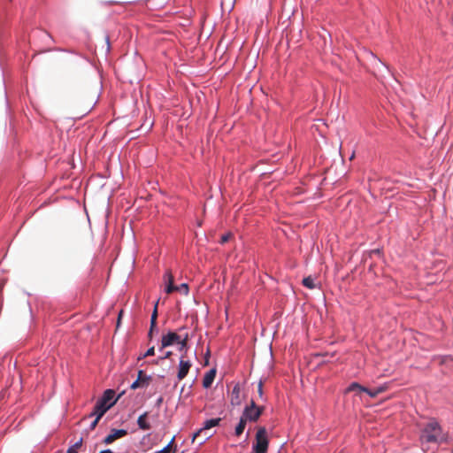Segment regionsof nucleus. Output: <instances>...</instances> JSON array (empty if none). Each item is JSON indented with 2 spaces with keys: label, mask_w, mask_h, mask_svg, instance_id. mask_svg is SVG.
Segmentation results:
<instances>
[{
  "label": "nucleus",
  "mask_w": 453,
  "mask_h": 453,
  "mask_svg": "<svg viewBox=\"0 0 453 453\" xmlns=\"http://www.w3.org/2000/svg\"><path fill=\"white\" fill-rule=\"evenodd\" d=\"M155 329H151V327L150 328V331H149V334H148V337L150 338V340L152 339V336H153V331Z\"/></svg>",
  "instance_id": "473e14b6"
},
{
  "label": "nucleus",
  "mask_w": 453,
  "mask_h": 453,
  "mask_svg": "<svg viewBox=\"0 0 453 453\" xmlns=\"http://www.w3.org/2000/svg\"><path fill=\"white\" fill-rule=\"evenodd\" d=\"M174 441V438L171 440V441L161 450L157 451V453H172V445ZM174 453V452H173Z\"/></svg>",
  "instance_id": "393cba45"
},
{
  "label": "nucleus",
  "mask_w": 453,
  "mask_h": 453,
  "mask_svg": "<svg viewBox=\"0 0 453 453\" xmlns=\"http://www.w3.org/2000/svg\"><path fill=\"white\" fill-rule=\"evenodd\" d=\"M246 424H247V420L242 416H241L240 421L237 424V426H235V430H234V434L236 436H240L243 433V431L246 427Z\"/></svg>",
  "instance_id": "dca6fc26"
},
{
  "label": "nucleus",
  "mask_w": 453,
  "mask_h": 453,
  "mask_svg": "<svg viewBox=\"0 0 453 453\" xmlns=\"http://www.w3.org/2000/svg\"><path fill=\"white\" fill-rule=\"evenodd\" d=\"M220 421H221L220 418H211V419L206 420L203 423V427L200 428L196 433L194 434L192 441H195L196 439H199V437L201 436L203 432H205V433H206V431L210 432V430L212 427L219 426Z\"/></svg>",
  "instance_id": "20e7f679"
},
{
  "label": "nucleus",
  "mask_w": 453,
  "mask_h": 453,
  "mask_svg": "<svg viewBox=\"0 0 453 453\" xmlns=\"http://www.w3.org/2000/svg\"><path fill=\"white\" fill-rule=\"evenodd\" d=\"M162 401H163V398H162V397H159V399L157 400V405H160V404H161V403H162Z\"/></svg>",
  "instance_id": "f704fd0d"
},
{
  "label": "nucleus",
  "mask_w": 453,
  "mask_h": 453,
  "mask_svg": "<svg viewBox=\"0 0 453 453\" xmlns=\"http://www.w3.org/2000/svg\"><path fill=\"white\" fill-rule=\"evenodd\" d=\"M122 313H123L122 311H120L119 313L118 321H117V327H119V324L121 322Z\"/></svg>",
  "instance_id": "2f4dec72"
},
{
  "label": "nucleus",
  "mask_w": 453,
  "mask_h": 453,
  "mask_svg": "<svg viewBox=\"0 0 453 453\" xmlns=\"http://www.w3.org/2000/svg\"><path fill=\"white\" fill-rule=\"evenodd\" d=\"M147 416H148V412H144L137 419V425H138L139 428L142 430L150 429V425L146 420Z\"/></svg>",
  "instance_id": "f8f14e48"
},
{
  "label": "nucleus",
  "mask_w": 453,
  "mask_h": 453,
  "mask_svg": "<svg viewBox=\"0 0 453 453\" xmlns=\"http://www.w3.org/2000/svg\"><path fill=\"white\" fill-rule=\"evenodd\" d=\"M127 434L125 429H111V433L104 439V444H111L117 439L124 437Z\"/></svg>",
  "instance_id": "6e6552de"
},
{
  "label": "nucleus",
  "mask_w": 453,
  "mask_h": 453,
  "mask_svg": "<svg viewBox=\"0 0 453 453\" xmlns=\"http://www.w3.org/2000/svg\"><path fill=\"white\" fill-rule=\"evenodd\" d=\"M231 236H232L231 234H226L222 235L221 239H220V243L224 244V243L227 242L229 241V239L231 238Z\"/></svg>",
  "instance_id": "cd10ccee"
},
{
  "label": "nucleus",
  "mask_w": 453,
  "mask_h": 453,
  "mask_svg": "<svg viewBox=\"0 0 453 453\" xmlns=\"http://www.w3.org/2000/svg\"><path fill=\"white\" fill-rule=\"evenodd\" d=\"M138 388H142V384L139 382L138 380H136L135 381H134L131 385V388L132 389H136Z\"/></svg>",
  "instance_id": "c85d7f7f"
},
{
  "label": "nucleus",
  "mask_w": 453,
  "mask_h": 453,
  "mask_svg": "<svg viewBox=\"0 0 453 453\" xmlns=\"http://www.w3.org/2000/svg\"><path fill=\"white\" fill-rule=\"evenodd\" d=\"M213 435V433H211L209 431H206L205 432H203V434H201V436L199 438H201L200 441H199V444L202 445L209 438H211V436Z\"/></svg>",
  "instance_id": "4be33fe9"
},
{
  "label": "nucleus",
  "mask_w": 453,
  "mask_h": 453,
  "mask_svg": "<svg viewBox=\"0 0 453 453\" xmlns=\"http://www.w3.org/2000/svg\"><path fill=\"white\" fill-rule=\"evenodd\" d=\"M173 352L172 351H167L165 352V356L164 357H161L159 359L160 360H164V359H167V358H170V357L172 356Z\"/></svg>",
  "instance_id": "c756f323"
},
{
  "label": "nucleus",
  "mask_w": 453,
  "mask_h": 453,
  "mask_svg": "<svg viewBox=\"0 0 453 453\" xmlns=\"http://www.w3.org/2000/svg\"><path fill=\"white\" fill-rule=\"evenodd\" d=\"M353 391H357V392H365L366 391V388L360 385L359 383L357 382H352L351 384H349V386L345 389V393H349V392H353Z\"/></svg>",
  "instance_id": "2eb2a0df"
},
{
  "label": "nucleus",
  "mask_w": 453,
  "mask_h": 453,
  "mask_svg": "<svg viewBox=\"0 0 453 453\" xmlns=\"http://www.w3.org/2000/svg\"><path fill=\"white\" fill-rule=\"evenodd\" d=\"M185 358H186V354H183L180 359L179 369H178V373H177V378L179 380H183L187 376V374L188 373V371L192 365L191 362Z\"/></svg>",
  "instance_id": "39448f33"
},
{
  "label": "nucleus",
  "mask_w": 453,
  "mask_h": 453,
  "mask_svg": "<svg viewBox=\"0 0 453 453\" xmlns=\"http://www.w3.org/2000/svg\"><path fill=\"white\" fill-rule=\"evenodd\" d=\"M137 380L142 384V388L148 387L151 381V377L148 376L143 371L138 372Z\"/></svg>",
  "instance_id": "4468645a"
},
{
  "label": "nucleus",
  "mask_w": 453,
  "mask_h": 453,
  "mask_svg": "<svg viewBox=\"0 0 453 453\" xmlns=\"http://www.w3.org/2000/svg\"><path fill=\"white\" fill-rule=\"evenodd\" d=\"M388 388V387L386 384L382 385V386H380V387H378L376 388H373V389H369V388H366V391H365V393L369 395L372 398H374L377 395H379L380 394L385 392Z\"/></svg>",
  "instance_id": "9b49d317"
},
{
  "label": "nucleus",
  "mask_w": 453,
  "mask_h": 453,
  "mask_svg": "<svg viewBox=\"0 0 453 453\" xmlns=\"http://www.w3.org/2000/svg\"><path fill=\"white\" fill-rule=\"evenodd\" d=\"M263 386H264L263 381L259 380L258 385H257V395H258V398L261 401H265Z\"/></svg>",
  "instance_id": "b1692460"
},
{
  "label": "nucleus",
  "mask_w": 453,
  "mask_h": 453,
  "mask_svg": "<svg viewBox=\"0 0 453 453\" xmlns=\"http://www.w3.org/2000/svg\"><path fill=\"white\" fill-rule=\"evenodd\" d=\"M303 285L310 289H313L315 288L314 280L311 276L303 280Z\"/></svg>",
  "instance_id": "6ab92c4d"
},
{
  "label": "nucleus",
  "mask_w": 453,
  "mask_h": 453,
  "mask_svg": "<svg viewBox=\"0 0 453 453\" xmlns=\"http://www.w3.org/2000/svg\"><path fill=\"white\" fill-rule=\"evenodd\" d=\"M215 376H216L215 369H211L208 372H206V374L204 375L203 380V388H210L215 379Z\"/></svg>",
  "instance_id": "1a4fd4ad"
},
{
  "label": "nucleus",
  "mask_w": 453,
  "mask_h": 453,
  "mask_svg": "<svg viewBox=\"0 0 453 453\" xmlns=\"http://www.w3.org/2000/svg\"><path fill=\"white\" fill-rule=\"evenodd\" d=\"M188 290H189L188 286L186 283H182L180 286H177V288H176V291H180L182 294H184L185 296H187L188 294Z\"/></svg>",
  "instance_id": "5701e85b"
},
{
  "label": "nucleus",
  "mask_w": 453,
  "mask_h": 453,
  "mask_svg": "<svg viewBox=\"0 0 453 453\" xmlns=\"http://www.w3.org/2000/svg\"><path fill=\"white\" fill-rule=\"evenodd\" d=\"M422 446L426 443H438L444 441L441 427L435 419H430L422 428L420 436Z\"/></svg>",
  "instance_id": "f257e3e1"
},
{
  "label": "nucleus",
  "mask_w": 453,
  "mask_h": 453,
  "mask_svg": "<svg viewBox=\"0 0 453 453\" xmlns=\"http://www.w3.org/2000/svg\"><path fill=\"white\" fill-rule=\"evenodd\" d=\"M188 334L182 339L180 338L179 342H177V343L180 345V347H179V350L180 351H182L183 349H186V348L188 346Z\"/></svg>",
  "instance_id": "aec40b11"
},
{
  "label": "nucleus",
  "mask_w": 453,
  "mask_h": 453,
  "mask_svg": "<svg viewBox=\"0 0 453 453\" xmlns=\"http://www.w3.org/2000/svg\"><path fill=\"white\" fill-rule=\"evenodd\" d=\"M164 280L165 282V284H172L173 283V275L172 273V272L170 270H167L164 275Z\"/></svg>",
  "instance_id": "412c9836"
},
{
  "label": "nucleus",
  "mask_w": 453,
  "mask_h": 453,
  "mask_svg": "<svg viewBox=\"0 0 453 453\" xmlns=\"http://www.w3.org/2000/svg\"><path fill=\"white\" fill-rule=\"evenodd\" d=\"M176 288H177V286H175L173 283L172 284H167L166 285V288H165V292L167 294H171L173 293V291H176Z\"/></svg>",
  "instance_id": "bb28decb"
},
{
  "label": "nucleus",
  "mask_w": 453,
  "mask_h": 453,
  "mask_svg": "<svg viewBox=\"0 0 453 453\" xmlns=\"http://www.w3.org/2000/svg\"><path fill=\"white\" fill-rule=\"evenodd\" d=\"M180 338V335L175 332H168L166 334L162 336L160 350L177 343Z\"/></svg>",
  "instance_id": "0eeeda50"
},
{
  "label": "nucleus",
  "mask_w": 453,
  "mask_h": 453,
  "mask_svg": "<svg viewBox=\"0 0 453 453\" xmlns=\"http://www.w3.org/2000/svg\"><path fill=\"white\" fill-rule=\"evenodd\" d=\"M255 440L256 441L253 445L254 453H266L269 441L265 427L260 426L257 428Z\"/></svg>",
  "instance_id": "f03ea898"
},
{
  "label": "nucleus",
  "mask_w": 453,
  "mask_h": 453,
  "mask_svg": "<svg viewBox=\"0 0 453 453\" xmlns=\"http://www.w3.org/2000/svg\"><path fill=\"white\" fill-rule=\"evenodd\" d=\"M99 453H112V451L111 449H105V450H103Z\"/></svg>",
  "instance_id": "72a5a7b5"
},
{
  "label": "nucleus",
  "mask_w": 453,
  "mask_h": 453,
  "mask_svg": "<svg viewBox=\"0 0 453 453\" xmlns=\"http://www.w3.org/2000/svg\"><path fill=\"white\" fill-rule=\"evenodd\" d=\"M99 419H97V417L96 418V419L92 422V424L90 425V429H95L97 423H98Z\"/></svg>",
  "instance_id": "7c9ffc66"
},
{
  "label": "nucleus",
  "mask_w": 453,
  "mask_h": 453,
  "mask_svg": "<svg viewBox=\"0 0 453 453\" xmlns=\"http://www.w3.org/2000/svg\"><path fill=\"white\" fill-rule=\"evenodd\" d=\"M116 401L117 399L109 404H104L100 400H98L90 416H96L97 419H100L104 415V413L116 403Z\"/></svg>",
  "instance_id": "423d86ee"
},
{
  "label": "nucleus",
  "mask_w": 453,
  "mask_h": 453,
  "mask_svg": "<svg viewBox=\"0 0 453 453\" xmlns=\"http://www.w3.org/2000/svg\"><path fill=\"white\" fill-rule=\"evenodd\" d=\"M114 396L115 391L112 389H107L104 391L102 398H100L99 400L104 404H109L111 402H113L112 399L114 398Z\"/></svg>",
  "instance_id": "ddd939ff"
},
{
  "label": "nucleus",
  "mask_w": 453,
  "mask_h": 453,
  "mask_svg": "<svg viewBox=\"0 0 453 453\" xmlns=\"http://www.w3.org/2000/svg\"><path fill=\"white\" fill-rule=\"evenodd\" d=\"M264 409V407L257 406L255 401L252 399L250 401V404L246 406L243 410L242 416L247 421L256 422L262 415Z\"/></svg>",
  "instance_id": "7ed1b4c3"
},
{
  "label": "nucleus",
  "mask_w": 453,
  "mask_h": 453,
  "mask_svg": "<svg viewBox=\"0 0 453 453\" xmlns=\"http://www.w3.org/2000/svg\"><path fill=\"white\" fill-rule=\"evenodd\" d=\"M82 445V438H81L77 442H75L73 446H71L66 453H78L80 448Z\"/></svg>",
  "instance_id": "a211bd4d"
},
{
  "label": "nucleus",
  "mask_w": 453,
  "mask_h": 453,
  "mask_svg": "<svg viewBox=\"0 0 453 453\" xmlns=\"http://www.w3.org/2000/svg\"><path fill=\"white\" fill-rule=\"evenodd\" d=\"M241 388L238 384H236L232 390L231 393V403L233 405H239L241 403Z\"/></svg>",
  "instance_id": "9d476101"
},
{
  "label": "nucleus",
  "mask_w": 453,
  "mask_h": 453,
  "mask_svg": "<svg viewBox=\"0 0 453 453\" xmlns=\"http://www.w3.org/2000/svg\"><path fill=\"white\" fill-rule=\"evenodd\" d=\"M154 354H155V347L152 346L150 349H148V350L142 355V357H139V359L144 358L147 357H150V356H154Z\"/></svg>",
  "instance_id": "a878e982"
},
{
  "label": "nucleus",
  "mask_w": 453,
  "mask_h": 453,
  "mask_svg": "<svg viewBox=\"0 0 453 453\" xmlns=\"http://www.w3.org/2000/svg\"><path fill=\"white\" fill-rule=\"evenodd\" d=\"M157 303H158V301L156 303V304L154 306V310H153V312H152L151 318H150L151 329H156V327H157Z\"/></svg>",
  "instance_id": "f3484780"
}]
</instances>
